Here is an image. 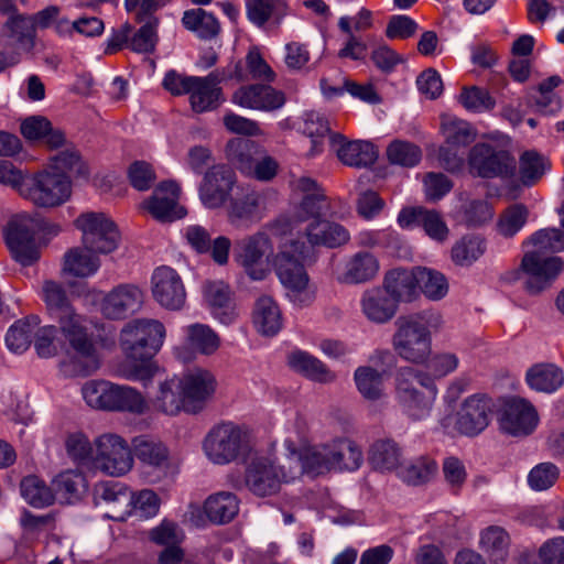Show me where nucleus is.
I'll return each instance as SVG.
<instances>
[{
	"instance_id": "f257e3e1",
	"label": "nucleus",
	"mask_w": 564,
	"mask_h": 564,
	"mask_svg": "<svg viewBox=\"0 0 564 564\" xmlns=\"http://www.w3.org/2000/svg\"><path fill=\"white\" fill-rule=\"evenodd\" d=\"M294 235L280 245L274 264L280 282L289 290V296L303 305L313 300L304 268L305 260L313 257L316 248L335 249L347 245L350 234L341 224L321 218L297 226Z\"/></svg>"
},
{
	"instance_id": "f03ea898",
	"label": "nucleus",
	"mask_w": 564,
	"mask_h": 564,
	"mask_svg": "<svg viewBox=\"0 0 564 564\" xmlns=\"http://www.w3.org/2000/svg\"><path fill=\"white\" fill-rule=\"evenodd\" d=\"M165 338V327L158 319H134L128 323L120 334V346L126 359L119 368L122 378L148 382L159 367L153 356L160 350Z\"/></svg>"
},
{
	"instance_id": "7ed1b4c3",
	"label": "nucleus",
	"mask_w": 564,
	"mask_h": 564,
	"mask_svg": "<svg viewBox=\"0 0 564 564\" xmlns=\"http://www.w3.org/2000/svg\"><path fill=\"white\" fill-rule=\"evenodd\" d=\"M533 250L525 252L521 261V272L525 275L524 286L530 294H538L550 286L563 270V261L544 252L564 250V231L558 228H544L533 234L529 240Z\"/></svg>"
},
{
	"instance_id": "20e7f679",
	"label": "nucleus",
	"mask_w": 564,
	"mask_h": 564,
	"mask_svg": "<svg viewBox=\"0 0 564 564\" xmlns=\"http://www.w3.org/2000/svg\"><path fill=\"white\" fill-rule=\"evenodd\" d=\"M444 324L443 316L434 310H425L399 317L392 346L397 355L412 365H424L432 355V334Z\"/></svg>"
},
{
	"instance_id": "39448f33",
	"label": "nucleus",
	"mask_w": 564,
	"mask_h": 564,
	"mask_svg": "<svg viewBox=\"0 0 564 564\" xmlns=\"http://www.w3.org/2000/svg\"><path fill=\"white\" fill-rule=\"evenodd\" d=\"M438 389L429 373L413 367H402L394 377V400L411 421L427 419L434 408Z\"/></svg>"
},
{
	"instance_id": "423d86ee",
	"label": "nucleus",
	"mask_w": 564,
	"mask_h": 564,
	"mask_svg": "<svg viewBox=\"0 0 564 564\" xmlns=\"http://www.w3.org/2000/svg\"><path fill=\"white\" fill-rule=\"evenodd\" d=\"M61 334L74 350V356L65 364L75 376H88L99 368L96 348L87 334L86 318L74 306L51 317Z\"/></svg>"
},
{
	"instance_id": "0eeeda50",
	"label": "nucleus",
	"mask_w": 564,
	"mask_h": 564,
	"mask_svg": "<svg viewBox=\"0 0 564 564\" xmlns=\"http://www.w3.org/2000/svg\"><path fill=\"white\" fill-rule=\"evenodd\" d=\"M300 477V467L285 463L278 464L271 456L257 454L250 458L245 470V485L257 497H271L280 492L283 484Z\"/></svg>"
},
{
	"instance_id": "6e6552de",
	"label": "nucleus",
	"mask_w": 564,
	"mask_h": 564,
	"mask_svg": "<svg viewBox=\"0 0 564 564\" xmlns=\"http://www.w3.org/2000/svg\"><path fill=\"white\" fill-rule=\"evenodd\" d=\"M251 448L249 431L230 421L213 426L203 441L206 457L220 466L246 458Z\"/></svg>"
},
{
	"instance_id": "1a4fd4ad",
	"label": "nucleus",
	"mask_w": 564,
	"mask_h": 564,
	"mask_svg": "<svg viewBox=\"0 0 564 564\" xmlns=\"http://www.w3.org/2000/svg\"><path fill=\"white\" fill-rule=\"evenodd\" d=\"M72 193L73 183L68 176L44 167L26 175L21 197L40 208H55L67 203Z\"/></svg>"
},
{
	"instance_id": "9d476101",
	"label": "nucleus",
	"mask_w": 564,
	"mask_h": 564,
	"mask_svg": "<svg viewBox=\"0 0 564 564\" xmlns=\"http://www.w3.org/2000/svg\"><path fill=\"white\" fill-rule=\"evenodd\" d=\"M272 242L263 231L246 236L235 242L234 260L251 280L261 281L269 275L272 265L275 268V257L272 260Z\"/></svg>"
},
{
	"instance_id": "9b49d317",
	"label": "nucleus",
	"mask_w": 564,
	"mask_h": 564,
	"mask_svg": "<svg viewBox=\"0 0 564 564\" xmlns=\"http://www.w3.org/2000/svg\"><path fill=\"white\" fill-rule=\"evenodd\" d=\"M492 413V400L486 394L476 393L463 401L455 415H445L440 420V423L446 431H456L462 435L476 436L489 425Z\"/></svg>"
},
{
	"instance_id": "f8f14e48",
	"label": "nucleus",
	"mask_w": 564,
	"mask_h": 564,
	"mask_svg": "<svg viewBox=\"0 0 564 564\" xmlns=\"http://www.w3.org/2000/svg\"><path fill=\"white\" fill-rule=\"evenodd\" d=\"M471 175L481 178H510L516 174L517 162L509 150L489 142H478L468 152Z\"/></svg>"
},
{
	"instance_id": "ddd939ff",
	"label": "nucleus",
	"mask_w": 564,
	"mask_h": 564,
	"mask_svg": "<svg viewBox=\"0 0 564 564\" xmlns=\"http://www.w3.org/2000/svg\"><path fill=\"white\" fill-rule=\"evenodd\" d=\"M82 232V243L94 253L107 254L113 252L120 241L116 224L105 213L85 212L74 221Z\"/></svg>"
},
{
	"instance_id": "4468645a",
	"label": "nucleus",
	"mask_w": 564,
	"mask_h": 564,
	"mask_svg": "<svg viewBox=\"0 0 564 564\" xmlns=\"http://www.w3.org/2000/svg\"><path fill=\"white\" fill-rule=\"evenodd\" d=\"M94 468L101 473L120 477L131 470L133 456L124 438L112 433L98 436L95 442Z\"/></svg>"
},
{
	"instance_id": "2eb2a0df",
	"label": "nucleus",
	"mask_w": 564,
	"mask_h": 564,
	"mask_svg": "<svg viewBox=\"0 0 564 564\" xmlns=\"http://www.w3.org/2000/svg\"><path fill=\"white\" fill-rule=\"evenodd\" d=\"M39 223L28 215H17L6 229V241L12 257L22 265H31L40 258L35 235Z\"/></svg>"
},
{
	"instance_id": "dca6fc26",
	"label": "nucleus",
	"mask_w": 564,
	"mask_h": 564,
	"mask_svg": "<svg viewBox=\"0 0 564 564\" xmlns=\"http://www.w3.org/2000/svg\"><path fill=\"white\" fill-rule=\"evenodd\" d=\"M296 191L303 194L301 202L293 207L288 216L291 232L297 226H304L312 219H321L330 208L329 202L318 184L310 177H300L295 183Z\"/></svg>"
},
{
	"instance_id": "f3484780",
	"label": "nucleus",
	"mask_w": 564,
	"mask_h": 564,
	"mask_svg": "<svg viewBox=\"0 0 564 564\" xmlns=\"http://www.w3.org/2000/svg\"><path fill=\"white\" fill-rule=\"evenodd\" d=\"M441 131L446 147L441 148L440 160L446 170L457 171L463 166L464 160L451 151L471 144L477 137V131L466 120L451 116L443 117Z\"/></svg>"
},
{
	"instance_id": "a211bd4d",
	"label": "nucleus",
	"mask_w": 564,
	"mask_h": 564,
	"mask_svg": "<svg viewBox=\"0 0 564 564\" xmlns=\"http://www.w3.org/2000/svg\"><path fill=\"white\" fill-rule=\"evenodd\" d=\"M283 445L288 452V460L290 464H296L300 467V476L307 474L316 477L333 471L330 441L297 447L296 442L288 437Z\"/></svg>"
},
{
	"instance_id": "6ab92c4d",
	"label": "nucleus",
	"mask_w": 564,
	"mask_h": 564,
	"mask_svg": "<svg viewBox=\"0 0 564 564\" xmlns=\"http://www.w3.org/2000/svg\"><path fill=\"white\" fill-rule=\"evenodd\" d=\"M186 401V413L202 412L215 397L217 380L214 373L204 368H194L178 377Z\"/></svg>"
},
{
	"instance_id": "aec40b11",
	"label": "nucleus",
	"mask_w": 564,
	"mask_h": 564,
	"mask_svg": "<svg viewBox=\"0 0 564 564\" xmlns=\"http://www.w3.org/2000/svg\"><path fill=\"white\" fill-rule=\"evenodd\" d=\"M151 291L156 303L169 311H180L186 303V290L178 272L161 265L151 276Z\"/></svg>"
},
{
	"instance_id": "412c9836",
	"label": "nucleus",
	"mask_w": 564,
	"mask_h": 564,
	"mask_svg": "<svg viewBox=\"0 0 564 564\" xmlns=\"http://www.w3.org/2000/svg\"><path fill=\"white\" fill-rule=\"evenodd\" d=\"M134 455L144 468L150 482L160 481L162 478L176 471L169 448L160 441L138 438L134 442Z\"/></svg>"
},
{
	"instance_id": "4be33fe9",
	"label": "nucleus",
	"mask_w": 564,
	"mask_h": 564,
	"mask_svg": "<svg viewBox=\"0 0 564 564\" xmlns=\"http://www.w3.org/2000/svg\"><path fill=\"white\" fill-rule=\"evenodd\" d=\"M236 182L235 173L228 166L218 164L209 167L198 187V196L207 209H218L228 200Z\"/></svg>"
},
{
	"instance_id": "5701e85b",
	"label": "nucleus",
	"mask_w": 564,
	"mask_h": 564,
	"mask_svg": "<svg viewBox=\"0 0 564 564\" xmlns=\"http://www.w3.org/2000/svg\"><path fill=\"white\" fill-rule=\"evenodd\" d=\"M498 421L505 434L521 437L535 430L539 416L529 401L514 397L505 402Z\"/></svg>"
},
{
	"instance_id": "b1692460",
	"label": "nucleus",
	"mask_w": 564,
	"mask_h": 564,
	"mask_svg": "<svg viewBox=\"0 0 564 564\" xmlns=\"http://www.w3.org/2000/svg\"><path fill=\"white\" fill-rule=\"evenodd\" d=\"M285 100L283 91L263 84L243 85L231 96V102L241 108L265 112L282 108Z\"/></svg>"
},
{
	"instance_id": "393cba45",
	"label": "nucleus",
	"mask_w": 564,
	"mask_h": 564,
	"mask_svg": "<svg viewBox=\"0 0 564 564\" xmlns=\"http://www.w3.org/2000/svg\"><path fill=\"white\" fill-rule=\"evenodd\" d=\"M180 195L181 187L176 182H162L142 207L160 221H174L186 215V209L178 204Z\"/></svg>"
},
{
	"instance_id": "a878e982",
	"label": "nucleus",
	"mask_w": 564,
	"mask_h": 564,
	"mask_svg": "<svg viewBox=\"0 0 564 564\" xmlns=\"http://www.w3.org/2000/svg\"><path fill=\"white\" fill-rule=\"evenodd\" d=\"M143 299V292L137 285L120 284L104 296L100 311L109 319H123L141 308Z\"/></svg>"
},
{
	"instance_id": "bb28decb",
	"label": "nucleus",
	"mask_w": 564,
	"mask_h": 564,
	"mask_svg": "<svg viewBox=\"0 0 564 564\" xmlns=\"http://www.w3.org/2000/svg\"><path fill=\"white\" fill-rule=\"evenodd\" d=\"M329 147L343 164L351 167H367L378 158V151L371 142L348 140L341 133L329 134Z\"/></svg>"
},
{
	"instance_id": "cd10ccee",
	"label": "nucleus",
	"mask_w": 564,
	"mask_h": 564,
	"mask_svg": "<svg viewBox=\"0 0 564 564\" xmlns=\"http://www.w3.org/2000/svg\"><path fill=\"white\" fill-rule=\"evenodd\" d=\"M225 80V69H216L205 77L195 76L188 91L192 109L198 113L216 109L223 101L218 85Z\"/></svg>"
},
{
	"instance_id": "c85d7f7f",
	"label": "nucleus",
	"mask_w": 564,
	"mask_h": 564,
	"mask_svg": "<svg viewBox=\"0 0 564 564\" xmlns=\"http://www.w3.org/2000/svg\"><path fill=\"white\" fill-rule=\"evenodd\" d=\"M377 257L368 251H358L347 258L335 270V279L341 284H361L373 280L379 272Z\"/></svg>"
},
{
	"instance_id": "c756f323",
	"label": "nucleus",
	"mask_w": 564,
	"mask_h": 564,
	"mask_svg": "<svg viewBox=\"0 0 564 564\" xmlns=\"http://www.w3.org/2000/svg\"><path fill=\"white\" fill-rule=\"evenodd\" d=\"M360 308L364 316L375 324H384L391 321L398 311V304L384 286L370 288L362 292Z\"/></svg>"
},
{
	"instance_id": "7c9ffc66",
	"label": "nucleus",
	"mask_w": 564,
	"mask_h": 564,
	"mask_svg": "<svg viewBox=\"0 0 564 564\" xmlns=\"http://www.w3.org/2000/svg\"><path fill=\"white\" fill-rule=\"evenodd\" d=\"M261 195L253 189L242 191L231 197L227 206L228 223L236 229H249L258 219Z\"/></svg>"
},
{
	"instance_id": "2f4dec72",
	"label": "nucleus",
	"mask_w": 564,
	"mask_h": 564,
	"mask_svg": "<svg viewBox=\"0 0 564 564\" xmlns=\"http://www.w3.org/2000/svg\"><path fill=\"white\" fill-rule=\"evenodd\" d=\"M95 500L97 505L105 503L111 508L109 518L123 520L131 513L133 495L123 484L107 481L95 487Z\"/></svg>"
},
{
	"instance_id": "473e14b6",
	"label": "nucleus",
	"mask_w": 564,
	"mask_h": 564,
	"mask_svg": "<svg viewBox=\"0 0 564 564\" xmlns=\"http://www.w3.org/2000/svg\"><path fill=\"white\" fill-rule=\"evenodd\" d=\"M204 297L212 307L213 315L221 324H231L237 314L231 297V290L224 281H208L204 284Z\"/></svg>"
},
{
	"instance_id": "72a5a7b5",
	"label": "nucleus",
	"mask_w": 564,
	"mask_h": 564,
	"mask_svg": "<svg viewBox=\"0 0 564 564\" xmlns=\"http://www.w3.org/2000/svg\"><path fill=\"white\" fill-rule=\"evenodd\" d=\"M288 365L295 372L318 383H330L336 380L335 372L318 358L304 350L291 351L288 355Z\"/></svg>"
},
{
	"instance_id": "f704fd0d",
	"label": "nucleus",
	"mask_w": 564,
	"mask_h": 564,
	"mask_svg": "<svg viewBox=\"0 0 564 564\" xmlns=\"http://www.w3.org/2000/svg\"><path fill=\"white\" fill-rule=\"evenodd\" d=\"M525 382L536 392L551 394L564 386V370L550 362L535 364L527 370Z\"/></svg>"
},
{
	"instance_id": "c9c22d12",
	"label": "nucleus",
	"mask_w": 564,
	"mask_h": 564,
	"mask_svg": "<svg viewBox=\"0 0 564 564\" xmlns=\"http://www.w3.org/2000/svg\"><path fill=\"white\" fill-rule=\"evenodd\" d=\"M383 286L389 294L399 302H412L420 295L417 286L416 267L394 269L389 271L383 280Z\"/></svg>"
},
{
	"instance_id": "e433bc0d",
	"label": "nucleus",
	"mask_w": 564,
	"mask_h": 564,
	"mask_svg": "<svg viewBox=\"0 0 564 564\" xmlns=\"http://www.w3.org/2000/svg\"><path fill=\"white\" fill-rule=\"evenodd\" d=\"M32 15L17 13L15 11L3 24L2 34L8 37L18 50L31 52L34 47L35 32Z\"/></svg>"
},
{
	"instance_id": "4c0bfd02",
	"label": "nucleus",
	"mask_w": 564,
	"mask_h": 564,
	"mask_svg": "<svg viewBox=\"0 0 564 564\" xmlns=\"http://www.w3.org/2000/svg\"><path fill=\"white\" fill-rule=\"evenodd\" d=\"M153 406L166 415H177L182 411L186 413L185 395L178 377L166 379L160 383Z\"/></svg>"
},
{
	"instance_id": "58836bf2",
	"label": "nucleus",
	"mask_w": 564,
	"mask_h": 564,
	"mask_svg": "<svg viewBox=\"0 0 564 564\" xmlns=\"http://www.w3.org/2000/svg\"><path fill=\"white\" fill-rule=\"evenodd\" d=\"M330 451L333 471H355L362 465V451L349 438L330 440Z\"/></svg>"
},
{
	"instance_id": "ea45409f",
	"label": "nucleus",
	"mask_w": 564,
	"mask_h": 564,
	"mask_svg": "<svg viewBox=\"0 0 564 564\" xmlns=\"http://www.w3.org/2000/svg\"><path fill=\"white\" fill-rule=\"evenodd\" d=\"M253 325L264 336H274L282 328V315L275 301L268 295L260 296L254 304Z\"/></svg>"
},
{
	"instance_id": "a19ab883",
	"label": "nucleus",
	"mask_w": 564,
	"mask_h": 564,
	"mask_svg": "<svg viewBox=\"0 0 564 564\" xmlns=\"http://www.w3.org/2000/svg\"><path fill=\"white\" fill-rule=\"evenodd\" d=\"M203 509L210 522L225 524L238 514L239 501L232 492L220 491L209 496Z\"/></svg>"
},
{
	"instance_id": "79ce46f5",
	"label": "nucleus",
	"mask_w": 564,
	"mask_h": 564,
	"mask_svg": "<svg viewBox=\"0 0 564 564\" xmlns=\"http://www.w3.org/2000/svg\"><path fill=\"white\" fill-rule=\"evenodd\" d=\"M402 462V448L391 438L378 440L370 447L369 463L377 470H395L401 466Z\"/></svg>"
},
{
	"instance_id": "37998d69",
	"label": "nucleus",
	"mask_w": 564,
	"mask_h": 564,
	"mask_svg": "<svg viewBox=\"0 0 564 564\" xmlns=\"http://www.w3.org/2000/svg\"><path fill=\"white\" fill-rule=\"evenodd\" d=\"M99 253L84 247H76L68 250L64 256L63 270L74 276L88 278L94 275L100 268Z\"/></svg>"
},
{
	"instance_id": "c03bdc74",
	"label": "nucleus",
	"mask_w": 564,
	"mask_h": 564,
	"mask_svg": "<svg viewBox=\"0 0 564 564\" xmlns=\"http://www.w3.org/2000/svg\"><path fill=\"white\" fill-rule=\"evenodd\" d=\"M226 152L236 169L247 176L263 150L251 140L234 139L228 142Z\"/></svg>"
},
{
	"instance_id": "a18cd8bd",
	"label": "nucleus",
	"mask_w": 564,
	"mask_h": 564,
	"mask_svg": "<svg viewBox=\"0 0 564 564\" xmlns=\"http://www.w3.org/2000/svg\"><path fill=\"white\" fill-rule=\"evenodd\" d=\"M147 409L148 403L137 389L111 383L108 411L142 414Z\"/></svg>"
},
{
	"instance_id": "49530a36",
	"label": "nucleus",
	"mask_w": 564,
	"mask_h": 564,
	"mask_svg": "<svg viewBox=\"0 0 564 564\" xmlns=\"http://www.w3.org/2000/svg\"><path fill=\"white\" fill-rule=\"evenodd\" d=\"M479 545L492 564H503L508 556L510 538L503 528L491 525L481 531Z\"/></svg>"
},
{
	"instance_id": "de8ad7c7",
	"label": "nucleus",
	"mask_w": 564,
	"mask_h": 564,
	"mask_svg": "<svg viewBox=\"0 0 564 564\" xmlns=\"http://www.w3.org/2000/svg\"><path fill=\"white\" fill-rule=\"evenodd\" d=\"M246 8L248 19L257 26H263L268 22L280 24L288 12L283 0H249Z\"/></svg>"
},
{
	"instance_id": "09e8293b",
	"label": "nucleus",
	"mask_w": 564,
	"mask_h": 564,
	"mask_svg": "<svg viewBox=\"0 0 564 564\" xmlns=\"http://www.w3.org/2000/svg\"><path fill=\"white\" fill-rule=\"evenodd\" d=\"M85 489L84 476L75 470L63 471L52 481L54 499L62 503H73L79 500Z\"/></svg>"
},
{
	"instance_id": "8fccbe9b",
	"label": "nucleus",
	"mask_w": 564,
	"mask_h": 564,
	"mask_svg": "<svg viewBox=\"0 0 564 564\" xmlns=\"http://www.w3.org/2000/svg\"><path fill=\"white\" fill-rule=\"evenodd\" d=\"M185 343L194 351L210 356L220 347L218 334L206 324L195 323L184 327Z\"/></svg>"
},
{
	"instance_id": "3c124183",
	"label": "nucleus",
	"mask_w": 564,
	"mask_h": 564,
	"mask_svg": "<svg viewBox=\"0 0 564 564\" xmlns=\"http://www.w3.org/2000/svg\"><path fill=\"white\" fill-rule=\"evenodd\" d=\"M354 381L364 399L378 401L384 397L383 372L370 366H360L354 372Z\"/></svg>"
},
{
	"instance_id": "603ef678",
	"label": "nucleus",
	"mask_w": 564,
	"mask_h": 564,
	"mask_svg": "<svg viewBox=\"0 0 564 564\" xmlns=\"http://www.w3.org/2000/svg\"><path fill=\"white\" fill-rule=\"evenodd\" d=\"M55 173H63L72 180V176L86 177L88 167L78 151L70 147L52 155L45 166Z\"/></svg>"
},
{
	"instance_id": "864d4df0",
	"label": "nucleus",
	"mask_w": 564,
	"mask_h": 564,
	"mask_svg": "<svg viewBox=\"0 0 564 564\" xmlns=\"http://www.w3.org/2000/svg\"><path fill=\"white\" fill-rule=\"evenodd\" d=\"M303 134L311 139V148L308 156H315L323 151V139L330 134L328 120L319 112L308 111L303 116V124L301 127Z\"/></svg>"
},
{
	"instance_id": "5fc2aeb1",
	"label": "nucleus",
	"mask_w": 564,
	"mask_h": 564,
	"mask_svg": "<svg viewBox=\"0 0 564 564\" xmlns=\"http://www.w3.org/2000/svg\"><path fill=\"white\" fill-rule=\"evenodd\" d=\"M182 22L185 29L194 32L203 40L215 37L220 31V25L217 19L212 13H208L203 9L185 11Z\"/></svg>"
},
{
	"instance_id": "6e6d98bb",
	"label": "nucleus",
	"mask_w": 564,
	"mask_h": 564,
	"mask_svg": "<svg viewBox=\"0 0 564 564\" xmlns=\"http://www.w3.org/2000/svg\"><path fill=\"white\" fill-rule=\"evenodd\" d=\"M39 324L40 319L37 316H30L15 322L6 335L7 347L15 354L24 352L30 347L34 330Z\"/></svg>"
},
{
	"instance_id": "4d7b16f0",
	"label": "nucleus",
	"mask_w": 564,
	"mask_h": 564,
	"mask_svg": "<svg viewBox=\"0 0 564 564\" xmlns=\"http://www.w3.org/2000/svg\"><path fill=\"white\" fill-rule=\"evenodd\" d=\"M419 293L429 300L438 301L446 296L448 283L445 275L432 268L416 267Z\"/></svg>"
},
{
	"instance_id": "13d9d810",
	"label": "nucleus",
	"mask_w": 564,
	"mask_h": 564,
	"mask_svg": "<svg viewBox=\"0 0 564 564\" xmlns=\"http://www.w3.org/2000/svg\"><path fill=\"white\" fill-rule=\"evenodd\" d=\"M437 471V464L429 457H419L398 470L404 482L413 486L430 481Z\"/></svg>"
},
{
	"instance_id": "bf43d9fd",
	"label": "nucleus",
	"mask_w": 564,
	"mask_h": 564,
	"mask_svg": "<svg viewBox=\"0 0 564 564\" xmlns=\"http://www.w3.org/2000/svg\"><path fill=\"white\" fill-rule=\"evenodd\" d=\"M486 246L478 236H465L452 248V260L460 267H468L485 252Z\"/></svg>"
},
{
	"instance_id": "052dcab7",
	"label": "nucleus",
	"mask_w": 564,
	"mask_h": 564,
	"mask_svg": "<svg viewBox=\"0 0 564 564\" xmlns=\"http://www.w3.org/2000/svg\"><path fill=\"white\" fill-rule=\"evenodd\" d=\"M546 170V160L535 151H525L519 158V177L524 186L534 185Z\"/></svg>"
},
{
	"instance_id": "680f3d73",
	"label": "nucleus",
	"mask_w": 564,
	"mask_h": 564,
	"mask_svg": "<svg viewBox=\"0 0 564 564\" xmlns=\"http://www.w3.org/2000/svg\"><path fill=\"white\" fill-rule=\"evenodd\" d=\"M21 495L28 503L36 508L50 506L54 500L53 490L36 476H28L21 481Z\"/></svg>"
},
{
	"instance_id": "e2e57ef3",
	"label": "nucleus",
	"mask_w": 564,
	"mask_h": 564,
	"mask_svg": "<svg viewBox=\"0 0 564 564\" xmlns=\"http://www.w3.org/2000/svg\"><path fill=\"white\" fill-rule=\"evenodd\" d=\"M529 210L523 204H513L506 208L497 223L498 232L510 238L517 235L525 225Z\"/></svg>"
},
{
	"instance_id": "0e129e2a",
	"label": "nucleus",
	"mask_w": 564,
	"mask_h": 564,
	"mask_svg": "<svg viewBox=\"0 0 564 564\" xmlns=\"http://www.w3.org/2000/svg\"><path fill=\"white\" fill-rule=\"evenodd\" d=\"M387 156L392 164L413 167L421 161L422 151L411 142L395 140L389 144Z\"/></svg>"
},
{
	"instance_id": "69168bd1",
	"label": "nucleus",
	"mask_w": 564,
	"mask_h": 564,
	"mask_svg": "<svg viewBox=\"0 0 564 564\" xmlns=\"http://www.w3.org/2000/svg\"><path fill=\"white\" fill-rule=\"evenodd\" d=\"M65 448L68 456L78 464L94 465L95 451L86 434L83 432H74L67 435L65 440Z\"/></svg>"
},
{
	"instance_id": "338daca9",
	"label": "nucleus",
	"mask_w": 564,
	"mask_h": 564,
	"mask_svg": "<svg viewBox=\"0 0 564 564\" xmlns=\"http://www.w3.org/2000/svg\"><path fill=\"white\" fill-rule=\"evenodd\" d=\"M42 299L45 302L50 317L73 306L65 289L59 283L52 280H47L43 283Z\"/></svg>"
},
{
	"instance_id": "774afa93",
	"label": "nucleus",
	"mask_w": 564,
	"mask_h": 564,
	"mask_svg": "<svg viewBox=\"0 0 564 564\" xmlns=\"http://www.w3.org/2000/svg\"><path fill=\"white\" fill-rule=\"evenodd\" d=\"M110 389L109 381L90 380L83 386L82 395L90 408L108 411Z\"/></svg>"
}]
</instances>
